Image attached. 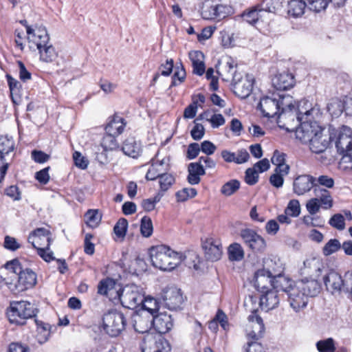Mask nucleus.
I'll list each match as a JSON object with an SVG mask.
<instances>
[{
    "label": "nucleus",
    "instance_id": "1",
    "mask_svg": "<svg viewBox=\"0 0 352 352\" xmlns=\"http://www.w3.org/2000/svg\"><path fill=\"white\" fill-rule=\"evenodd\" d=\"M293 98L289 94H272L271 96H266L261 98L257 109L266 118L279 117L282 113H288L289 116L293 114L295 109Z\"/></svg>",
    "mask_w": 352,
    "mask_h": 352
},
{
    "label": "nucleus",
    "instance_id": "2",
    "mask_svg": "<svg viewBox=\"0 0 352 352\" xmlns=\"http://www.w3.org/2000/svg\"><path fill=\"white\" fill-rule=\"evenodd\" d=\"M272 272L266 269L258 270L255 272L254 285L258 292L261 293L259 305L263 309L269 311L275 309L279 305L278 291L270 289L267 283L268 278L272 277Z\"/></svg>",
    "mask_w": 352,
    "mask_h": 352
},
{
    "label": "nucleus",
    "instance_id": "3",
    "mask_svg": "<svg viewBox=\"0 0 352 352\" xmlns=\"http://www.w3.org/2000/svg\"><path fill=\"white\" fill-rule=\"evenodd\" d=\"M13 278V292L19 293L33 287L36 283V274L29 268L22 269L19 261L14 258L4 265Z\"/></svg>",
    "mask_w": 352,
    "mask_h": 352
},
{
    "label": "nucleus",
    "instance_id": "4",
    "mask_svg": "<svg viewBox=\"0 0 352 352\" xmlns=\"http://www.w3.org/2000/svg\"><path fill=\"white\" fill-rule=\"evenodd\" d=\"M149 254L152 265L162 271L173 270L184 260L181 253L164 245L152 247Z\"/></svg>",
    "mask_w": 352,
    "mask_h": 352
},
{
    "label": "nucleus",
    "instance_id": "5",
    "mask_svg": "<svg viewBox=\"0 0 352 352\" xmlns=\"http://www.w3.org/2000/svg\"><path fill=\"white\" fill-rule=\"evenodd\" d=\"M38 309L28 301H13L7 310V316L11 323L24 325L26 320L36 316Z\"/></svg>",
    "mask_w": 352,
    "mask_h": 352
},
{
    "label": "nucleus",
    "instance_id": "6",
    "mask_svg": "<svg viewBox=\"0 0 352 352\" xmlns=\"http://www.w3.org/2000/svg\"><path fill=\"white\" fill-rule=\"evenodd\" d=\"M311 110H307L304 113L299 111L295 114H291V117H296L297 122L300 124V126L297 127L295 131L296 138L298 139L302 144H308L314 135H316V127H320L316 122H309L307 118Z\"/></svg>",
    "mask_w": 352,
    "mask_h": 352
},
{
    "label": "nucleus",
    "instance_id": "7",
    "mask_svg": "<svg viewBox=\"0 0 352 352\" xmlns=\"http://www.w3.org/2000/svg\"><path fill=\"white\" fill-rule=\"evenodd\" d=\"M118 299L123 307L134 309L143 302L144 292L140 287L135 284L126 285L120 291Z\"/></svg>",
    "mask_w": 352,
    "mask_h": 352
},
{
    "label": "nucleus",
    "instance_id": "8",
    "mask_svg": "<svg viewBox=\"0 0 352 352\" xmlns=\"http://www.w3.org/2000/svg\"><path fill=\"white\" fill-rule=\"evenodd\" d=\"M324 284L327 290L332 294L342 290L348 292L349 286L352 285V273L345 275L344 279L334 270H328L323 276Z\"/></svg>",
    "mask_w": 352,
    "mask_h": 352
},
{
    "label": "nucleus",
    "instance_id": "9",
    "mask_svg": "<svg viewBox=\"0 0 352 352\" xmlns=\"http://www.w3.org/2000/svg\"><path fill=\"white\" fill-rule=\"evenodd\" d=\"M102 322L106 333L111 337H116L125 329L126 320L122 313L113 311L103 316Z\"/></svg>",
    "mask_w": 352,
    "mask_h": 352
},
{
    "label": "nucleus",
    "instance_id": "10",
    "mask_svg": "<svg viewBox=\"0 0 352 352\" xmlns=\"http://www.w3.org/2000/svg\"><path fill=\"white\" fill-rule=\"evenodd\" d=\"M232 89L234 94L241 99L247 98L252 93L254 78L252 76L246 74L245 77L239 73H232Z\"/></svg>",
    "mask_w": 352,
    "mask_h": 352
},
{
    "label": "nucleus",
    "instance_id": "11",
    "mask_svg": "<svg viewBox=\"0 0 352 352\" xmlns=\"http://www.w3.org/2000/svg\"><path fill=\"white\" fill-rule=\"evenodd\" d=\"M240 235L245 245L254 253H263L266 249L265 239L251 229H243L241 231Z\"/></svg>",
    "mask_w": 352,
    "mask_h": 352
},
{
    "label": "nucleus",
    "instance_id": "12",
    "mask_svg": "<svg viewBox=\"0 0 352 352\" xmlns=\"http://www.w3.org/2000/svg\"><path fill=\"white\" fill-rule=\"evenodd\" d=\"M333 135V140H335L338 153L345 157L352 146V130L347 126H343L338 133Z\"/></svg>",
    "mask_w": 352,
    "mask_h": 352
},
{
    "label": "nucleus",
    "instance_id": "13",
    "mask_svg": "<svg viewBox=\"0 0 352 352\" xmlns=\"http://www.w3.org/2000/svg\"><path fill=\"white\" fill-rule=\"evenodd\" d=\"M14 148L15 143L12 137L0 135V183L3 180L9 166V164L5 162V156Z\"/></svg>",
    "mask_w": 352,
    "mask_h": 352
},
{
    "label": "nucleus",
    "instance_id": "14",
    "mask_svg": "<svg viewBox=\"0 0 352 352\" xmlns=\"http://www.w3.org/2000/svg\"><path fill=\"white\" fill-rule=\"evenodd\" d=\"M145 349L142 352H170L168 342L162 336L147 334L143 338Z\"/></svg>",
    "mask_w": 352,
    "mask_h": 352
},
{
    "label": "nucleus",
    "instance_id": "15",
    "mask_svg": "<svg viewBox=\"0 0 352 352\" xmlns=\"http://www.w3.org/2000/svg\"><path fill=\"white\" fill-rule=\"evenodd\" d=\"M163 300L166 307L170 310L179 309L184 302L181 289L175 287H170L164 290Z\"/></svg>",
    "mask_w": 352,
    "mask_h": 352
},
{
    "label": "nucleus",
    "instance_id": "16",
    "mask_svg": "<svg viewBox=\"0 0 352 352\" xmlns=\"http://www.w3.org/2000/svg\"><path fill=\"white\" fill-rule=\"evenodd\" d=\"M316 135L313 137L311 141L308 143L310 150L315 153H321L324 152L333 141V133H330L329 136L323 135V129L320 127H316Z\"/></svg>",
    "mask_w": 352,
    "mask_h": 352
},
{
    "label": "nucleus",
    "instance_id": "17",
    "mask_svg": "<svg viewBox=\"0 0 352 352\" xmlns=\"http://www.w3.org/2000/svg\"><path fill=\"white\" fill-rule=\"evenodd\" d=\"M153 316H151L148 312L141 311L140 314H135L132 316V322L135 331L140 333H148L151 328L153 327Z\"/></svg>",
    "mask_w": 352,
    "mask_h": 352
},
{
    "label": "nucleus",
    "instance_id": "18",
    "mask_svg": "<svg viewBox=\"0 0 352 352\" xmlns=\"http://www.w3.org/2000/svg\"><path fill=\"white\" fill-rule=\"evenodd\" d=\"M287 296L291 307L296 312L305 308L307 305L308 298L297 284H295L293 288L288 290Z\"/></svg>",
    "mask_w": 352,
    "mask_h": 352
},
{
    "label": "nucleus",
    "instance_id": "19",
    "mask_svg": "<svg viewBox=\"0 0 352 352\" xmlns=\"http://www.w3.org/2000/svg\"><path fill=\"white\" fill-rule=\"evenodd\" d=\"M315 177L311 175H301L296 177L293 182V191L298 195H304L312 188L315 189Z\"/></svg>",
    "mask_w": 352,
    "mask_h": 352
},
{
    "label": "nucleus",
    "instance_id": "20",
    "mask_svg": "<svg viewBox=\"0 0 352 352\" xmlns=\"http://www.w3.org/2000/svg\"><path fill=\"white\" fill-rule=\"evenodd\" d=\"M26 32L29 42L34 43L37 49L50 43V36L47 34V30L43 27L33 29L26 25Z\"/></svg>",
    "mask_w": 352,
    "mask_h": 352
},
{
    "label": "nucleus",
    "instance_id": "21",
    "mask_svg": "<svg viewBox=\"0 0 352 352\" xmlns=\"http://www.w3.org/2000/svg\"><path fill=\"white\" fill-rule=\"evenodd\" d=\"M205 257L212 262L221 258L222 254V246L219 241L212 238L206 239L202 243Z\"/></svg>",
    "mask_w": 352,
    "mask_h": 352
},
{
    "label": "nucleus",
    "instance_id": "22",
    "mask_svg": "<svg viewBox=\"0 0 352 352\" xmlns=\"http://www.w3.org/2000/svg\"><path fill=\"white\" fill-rule=\"evenodd\" d=\"M122 289L120 284L114 279L107 278L100 281L98 285V293L107 296L109 298L118 299Z\"/></svg>",
    "mask_w": 352,
    "mask_h": 352
},
{
    "label": "nucleus",
    "instance_id": "23",
    "mask_svg": "<svg viewBox=\"0 0 352 352\" xmlns=\"http://www.w3.org/2000/svg\"><path fill=\"white\" fill-rule=\"evenodd\" d=\"M153 324L154 329L161 336L168 332L173 326V320L171 315L166 312H161L153 316Z\"/></svg>",
    "mask_w": 352,
    "mask_h": 352
},
{
    "label": "nucleus",
    "instance_id": "24",
    "mask_svg": "<svg viewBox=\"0 0 352 352\" xmlns=\"http://www.w3.org/2000/svg\"><path fill=\"white\" fill-rule=\"evenodd\" d=\"M42 240L46 241V248L50 250L51 245L50 232L44 228L35 229L30 233L28 238V243H31L34 248H37L38 245H41V241Z\"/></svg>",
    "mask_w": 352,
    "mask_h": 352
},
{
    "label": "nucleus",
    "instance_id": "25",
    "mask_svg": "<svg viewBox=\"0 0 352 352\" xmlns=\"http://www.w3.org/2000/svg\"><path fill=\"white\" fill-rule=\"evenodd\" d=\"M294 282L286 278L285 276L278 274L274 275L272 274V277L268 278L267 284L275 289L278 292L280 291L285 292L287 295L288 294V290L294 287L295 284Z\"/></svg>",
    "mask_w": 352,
    "mask_h": 352
},
{
    "label": "nucleus",
    "instance_id": "26",
    "mask_svg": "<svg viewBox=\"0 0 352 352\" xmlns=\"http://www.w3.org/2000/svg\"><path fill=\"white\" fill-rule=\"evenodd\" d=\"M303 265L304 267L301 269L302 273L315 278H319L324 270L327 271L323 263L316 258L306 259Z\"/></svg>",
    "mask_w": 352,
    "mask_h": 352
},
{
    "label": "nucleus",
    "instance_id": "27",
    "mask_svg": "<svg viewBox=\"0 0 352 352\" xmlns=\"http://www.w3.org/2000/svg\"><path fill=\"white\" fill-rule=\"evenodd\" d=\"M272 85L278 90H287L294 87L295 79L293 74L289 72H282L276 74L272 78Z\"/></svg>",
    "mask_w": 352,
    "mask_h": 352
},
{
    "label": "nucleus",
    "instance_id": "28",
    "mask_svg": "<svg viewBox=\"0 0 352 352\" xmlns=\"http://www.w3.org/2000/svg\"><path fill=\"white\" fill-rule=\"evenodd\" d=\"M121 149L126 155L133 158H138L142 151L141 142L132 136L125 139Z\"/></svg>",
    "mask_w": 352,
    "mask_h": 352
},
{
    "label": "nucleus",
    "instance_id": "29",
    "mask_svg": "<svg viewBox=\"0 0 352 352\" xmlns=\"http://www.w3.org/2000/svg\"><path fill=\"white\" fill-rule=\"evenodd\" d=\"M157 153L155 157L151 160V165L146 174V179L148 181H153L159 178L160 175L164 173L168 170L167 168H164V165L166 163V160L164 158L160 161H155V158L157 157Z\"/></svg>",
    "mask_w": 352,
    "mask_h": 352
},
{
    "label": "nucleus",
    "instance_id": "30",
    "mask_svg": "<svg viewBox=\"0 0 352 352\" xmlns=\"http://www.w3.org/2000/svg\"><path fill=\"white\" fill-rule=\"evenodd\" d=\"M296 284L307 298L316 296L321 290V286L316 280H301Z\"/></svg>",
    "mask_w": 352,
    "mask_h": 352
},
{
    "label": "nucleus",
    "instance_id": "31",
    "mask_svg": "<svg viewBox=\"0 0 352 352\" xmlns=\"http://www.w3.org/2000/svg\"><path fill=\"white\" fill-rule=\"evenodd\" d=\"M188 182L191 185L198 184L200 182V176L205 175V169L199 162H192L188 167Z\"/></svg>",
    "mask_w": 352,
    "mask_h": 352
},
{
    "label": "nucleus",
    "instance_id": "32",
    "mask_svg": "<svg viewBox=\"0 0 352 352\" xmlns=\"http://www.w3.org/2000/svg\"><path fill=\"white\" fill-rule=\"evenodd\" d=\"M190 58L192 61L193 74L202 76L206 71L204 54L200 51H195L190 53Z\"/></svg>",
    "mask_w": 352,
    "mask_h": 352
},
{
    "label": "nucleus",
    "instance_id": "33",
    "mask_svg": "<svg viewBox=\"0 0 352 352\" xmlns=\"http://www.w3.org/2000/svg\"><path fill=\"white\" fill-rule=\"evenodd\" d=\"M125 125L126 122L124 118L118 116H114L113 119L107 124L105 133L119 135L123 132Z\"/></svg>",
    "mask_w": 352,
    "mask_h": 352
},
{
    "label": "nucleus",
    "instance_id": "34",
    "mask_svg": "<svg viewBox=\"0 0 352 352\" xmlns=\"http://www.w3.org/2000/svg\"><path fill=\"white\" fill-rule=\"evenodd\" d=\"M39 59L44 63H52L58 57V52L55 47L50 43L38 49Z\"/></svg>",
    "mask_w": 352,
    "mask_h": 352
},
{
    "label": "nucleus",
    "instance_id": "35",
    "mask_svg": "<svg viewBox=\"0 0 352 352\" xmlns=\"http://www.w3.org/2000/svg\"><path fill=\"white\" fill-rule=\"evenodd\" d=\"M271 161L276 166L274 172H281L283 174L289 173V166L285 164V155L284 153L275 151Z\"/></svg>",
    "mask_w": 352,
    "mask_h": 352
},
{
    "label": "nucleus",
    "instance_id": "36",
    "mask_svg": "<svg viewBox=\"0 0 352 352\" xmlns=\"http://www.w3.org/2000/svg\"><path fill=\"white\" fill-rule=\"evenodd\" d=\"M307 8V3L303 0H291L288 3V14L294 17L302 16L305 8Z\"/></svg>",
    "mask_w": 352,
    "mask_h": 352
},
{
    "label": "nucleus",
    "instance_id": "37",
    "mask_svg": "<svg viewBox=\"0 0 352 352\" xmlns=\"http://www.w3.org/2000/svg\"><path fill=\"white\" fill-rule=\"evenodd\" d=\"M314 192L318 196L319 203L323 209H329L333 206V199L329 190L324 188H316Z\"/></svg>",
    "mask_w": 352,
    "mask_h": 352
},
{
    "label": "nucleus",
    "instance_id": "38",
    "mask_svg": "<svg viewBox=\"0 0 352 352\" xmlns=\"http://www.w3.org/2000/svg\"><path fill=\"white\" fill-rule=\"evenodd\" d=\"M37 327L36 339L40 344L45 343L49 339L50 336V325L43 321L35 320Z\"/></svg>",
    "mask_w": 352,
    "mask_h": 352
},
{
    "label": "nucleus",
    "instance_id": "39",
    "mask_svg": "<svg viewBox=\"0 0 352 352\" xmlns=\"http://www.w3.org/2000/svg\"><path fill=\"white\" fill-rule=\"evenodd\" d=\"M143 312H148L151 316H155L159 311L160 304L157 299L148 296L144 297L141 304Z\"/></svg>",
    "mask_w": 352,
    "mask_h": 352
},
{
    "label": "nucleus",
    "instance_id": "40",
    "mask_svg": "<svg viewBox=\"0 0 352 352\" xmlns=\"http://www.w3.org/2000/svg\"><path fill=\"white\" fill-rule=\"evenodd\" d=\"M6 77L9 86L12 100L14 103H16L17 100L20 98L19 92L21 85L16 79L8 74H6Z\"/></svg>",
    "mask_w": 352,
    "mask_h": 352
},
{
    "label": "nucleus",
    "instance_id": "41",
    "mask_svg": "<svg viewBox=\"0 0 352 352\" xmlns=\"http://www.w3.org/2000/svg\"><path fill=\"white\" fill-rule=\"evenodd\" d=\"M327 111L333 117H339L344 112L342 100L338 98H331L327 106Z\"/></svg>",
    "mask_w": 352,
    "mask_h": 352
},
{
    "label": "nucleus",
    "instance_id": "42",
    "mask_svg": "<svg viewBox=\"0 0 352 352\" xmlns=\"http://www.w3.org/2000/svg\"><path fill=\"white\" fill-rule=\"evenodd\" d=\"M216 4L209 0L206 1L201 7V14L203 19L206 20L217 19Z\"/></svg>",
    "mask_w": 352,
    "mask_h": 352
},
{
    "label": "nucleus",
    "instance_id": "43",
    "mask_svg": "<svg viewBox=\"0 0 352 352\" xmlns=\"http://www.w3.org/2000/svg\"><path fill=\"white\" fill-rule=\"evenodd\" d=\"M228 258L232 261H240L244 258V251L242 246L234 243L228 248Z\"/></svg>",
    "mask_w": 352,
    "mask_h": 352
},
{
    "label": "nucleus",
    "instance_id": "44",
    "mask_svg": "<svg viewBox=\"0 0 352 352\" xmlns=\"http://www.w3.org/2000/svg\"><path fill=\"white\" fill-rule=\"evenodd\" d=\"M241 183L237 179H231L225 183L221 188L222 195L230 197L234 194L240 188Z\"/></svg>",
    "mask_w": 352,
    "mask_h": 352
},
{
    "label": "nucleus",
    "instance_id": "45",
    "mask_svg": "<svg viewBox=\"0 0 352 352\" xmlns=\"http://www.w3.org/2000/svg\"><path fill=\"white\" fill-rule=\"evenodd\" d=\"M116 136L105 133L101 142V146L104 151L117 150L119 148V143Z\"/></svg>",
    "mask_w": 352,
    "mask_h": 352
},
{
    "label": "nucleus",
    "instance_id": "46",
    "mask_svg": "<svg viewBox=\"0 0 352 352\" xmlns=\"http://www.w3.org/2000/svg\"><path fill=\"white\" fill-rule=\"evenodd\" d=\"M261 16L255 6L245 10L241 14L243 20L251 25L255 24Z\"/></svg>",
    "mask_w": 352,
    "mask_h": 352
},
{
    "label": "nucleus",
    "instance_id": "47",
    "mask_svg": "<svg viewBox=\"0 0 352 352\" xmlns=\"http://www.w3.org/2000/svg\"><path fill=\"white\" fill-rule=\"evenodd\" d=\"M316 346L319 352H335L336 351L335 341L331 338L318 341Z\"/></svg>",
    "mask_w": 352,
    "mask_h": 352
},
{
    "label": "nucleus",
    "instance_id": "48",
    "mask_svg": "<svg viewBox=\"0 0 352 352\" xmlns=\"http://www.w3.org/2000/svg\"><path fill=\"white\" fill-rule=\"evenodd\" d=\"M153 226L151 219L148 216H144L141 219L140 232L144 237H149L152 235Z\"/></svg>",
    "mask_w": 352,
    "mask_h": 352
},
{
    "label": "nucleus",
    "instance_id": "49",
    "mask_svg": "<svg viewBox=\"0 0 352 352\" xmlns=\"http://www.w3.org/2000/svg\"><path fill=\"white\" fill-rule=\"evenodd\" d=\"M85 221L88 226L94 228L101 220V216L98 210H89L85 214Z\"/></svg>",
    "mask_w": 352,
    "mask_h": 352
},
{
    "label": "nucleus",
    "instance_id": "50",
    "mask_svg": "<svg viewBox=\"0 0 352 352\" xmlns=\"http://www.w3.org/2000/svg\"><path fill=\"white\" fill-rule=\"evenodd\" d=\"M186 71L182 64V63H179V65L176 64L175 67V72L172 77V82H171V87L177 86L178 83L177 82V80L179 81V84L184 82V80L186 78Z\"/></svg>",
    "mask_w": 352,
    "mask_h": 352
},
{
    "label": "nucleus",
    "instance_id": "51",
    "mask_svg": "<svg viewBox=\"0 0 352 352\" xmlns=\"http://www.w3.org/2000/svg\"><path fill=\"white\" fill-rule=\"evenodd\" d=\"M342 248V244L336 239H330L323 247L322 252L324 256H329Z\"/></svg>",
    "mask_w": 352,
    "mask_h": 352
},
{
    "label": "nucleus",
    "instance_id": "52",
    "mask_svg": "<svg viewBox=\"0 0 352 352\" xmlns=\"http://www.w3.org/2000/svg\"><path fill=\"white\" fill-rule=\"evenodd\" d=\"M128 228V221L125 218H120L113 227V232L119 239H124Z\"/></svg>",
    "mask_w": 352,
    "mask_h": 352
},
{
    "label": "nucleus",
    "instance_id": "53",
    "mask_svg": "<svg viewBox=\"0 0 352 352\" xmlns=\"http://www.w3.org/2000/svg\"><path fill=\"white\" fill-rule=\"evenodd\" d=\"M158 179L160 190L162 192L167 191L175 181V177L172 175L166 173L160 175Z\"/></svg>",
    "mask_w": 352,
    "mask_h": 352
},
{
    "label": "nucleus",
    "instance_id": "54",
    "mask_svg": "<svg viewBox=\"0 0 352 352\" xmlns=\"http://www.w3.org/2000/svg\"><path fill=\"white\" fill-rule=\"evenodd\" d=\"M327 6V0H307V8L316 13L325 10Z\"/></svg>",
    "mask_w": 352,
    "mask_h": 352
},
{
    "label": "nucleus",
    "instance_id": "55",
    "mask_svg": "<svg viewBox=\"0 0 352 352\" xmlns=\"http://www.w3.org/2000/svg\"><path fill=\"white\" fill-rule=\"evenodd\" d=\"M300 206L299 201L297 199H292L289 201L285 210V213L290 217H296L300 214Z\"/></svg>",
    "mask_w": 352,
    "mask_h": 352
},
{
    "label": "nucleus",
    "instance_id": "56",
    "mask_svg": "<svg viewBox=\"0 0 352 352\" xmlns=\"http://www.w3.org/2000/svg\"><path fill=\"white\" fill-rule=\"evenodd\" d=\"M197 190L195 188H183L176 192L175 196L177 201H185L188 198H192L197 195Z\"/></svg>",
    "mask_w": 352,
    "mask_h": 352
},
{
    "label": "nucleus",
    "instance_id": "57",
    "mask_svg": "<svg viewBox=\"0 0 352 352\" xmlns=\"http://www.w3.org/2000/svg\"><path fill=\"white\" fill-rule=\"evenodd\" d=\"M329 223L338 230H343L345 228L344 216L340 213L333 215L329 219Z\"/></svg>",
    "mask_w": 352,
    "mask_h": 352
},
{
    "label": "nucleus",
    "instance_id": "58",
    "mask_svg": "<svg viewBox=\"0 0 352 352\" xmlns=\"http://www.w3.org/2000/svg\"><path fill=\"white\" fill-rule=\"evenodd\" d=\"M255 6L261 14L263 12L272 13L276 10L273 0H263L261 3L255 5Z\"/></svg>",
    "mask_w": 352,
    "mask_h": 352
},
{
    "label": "nucleus",
    "instance_id": "59",
    "mask_svg": "<svg viewBox=\"0 0 352 352\" xmlns=\"http://www.w3.org/2000/svg\"><path fill=\"white\" fill-rule=\"evenodd\" d=\"M315 188L322 186L328 188H331L334 186V180L332 177L327 175H320L318 178L315 177Z\"/></svg>",
    "mask_w": 352,
    "mask_h": 352
},
{
    "label": "nucleus",
    "instance_id": "60",
    "mask_svg": "<svg viewBox=\"0 0 352 352\" xmlns=\"http://www.w3.org/2000/svg\"><path fill=\"white\" fill-rule=\"evenodd\" d=\"M258 174L254 168H248L245 170V182L253 186L258 182Z\"/></svg>",
    "mask_w": 352,
    "mask_h": 352
},
{
    "label": "nucleus",
    "instance_id": "61",
    "mask_svg": "<svg viewBox=\"0 0 352 352\" xmlns=\"http://www.w3.org/2000/svg\"><path fill=\"white\" fill-rule=\"evenodd\" d=\"M73 160L77 167L81 169H86L87 168L89 162L80 152L75 151L73 153Z\"/></svg>",
    "mask_w": 352,
    "mask_h": 352
},
{
    "label": "nucleus",
    "instance_id": "62",
    "mask_svg": "<svg viewBox=\"0 0 352 352\" xmlns=\"http://www.w3.org/2000/svg\"><path fill=\"white\" fill-rule=\"evenodd\" d=\"M93 238H94L93 234H91L90 233H87L85 236L84 251H85V254H87L88 255H92L94 254V252H95V245L91 241Z\"/></svg>",
    "mask_w": 352,
    "mask_h": 352
},
{
    "label": "nucleus",
    "instance_id": "63",
    "mask_svg": "<svg viewBox=\"0 0 352 352\" xmlns=\"http://www.w3.org/2000/svg\"><path fill=\"white\" fill-rule=\"evenodd\" d=\"M174 62L173 59H167L164 63H162L159 67L161 75L168 76L173 72Z\"/></svg>",
    "mask_w": 352,
    "mask_h": 352
},
{
    "label": "nucleus",
    "instance_id": "64",
    "mask_svg": "<svg viewBox=\"0 0 352 352\" xmlns=\"http://www.w3.org/2000/svg\"><path fill=\"white\" fill-rule=\"evenodd\" d=\"M245 351V352H265V348L261 342L248 341Z\"/></svg>",
    "mask_w": 352,
    "mask_h": 352
}]
</instances>
